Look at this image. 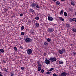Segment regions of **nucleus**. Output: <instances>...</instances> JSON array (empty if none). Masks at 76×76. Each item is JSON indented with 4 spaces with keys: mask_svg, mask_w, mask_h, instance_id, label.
Wrapping results in <instances>:
<instances>
[{
    "mask_svg": "<svg viewBox=\"0 0 76 76\" xmlns=\"http://www.w3.org/2000/svg\"><path fill=\"white\" fill-rule=\"evenodd\" d=\"M58 52L59 54H63V53H65L66 50L62 48L61 50H59L58 51Z\"/></svg>",
    "mask_w": 76,
    "mask_h": 76,
    "instance_id": "1",
    "label": "nucleus"
},
{
    "mask_svg": "<svg viewBox=\"0 0 76 76\" xmlns=\"http://www.w3.org/2000/svg\"><path fill=\"white\" fill-rule=\"evenodd\" d=\"M49 60L51 61V62H54V61H56L57 60V59L55 57L50 58Z\"/></svg>",
    "mask_w": 76,
    "mask_h": 76,
    "instance_id": "2",
    "label": "nucleus"
},
{
    "mask_svg": "<svg viewBox=\"0 0 76 76\" xmlns=\"http://www.w3.org/2000/svg\"><path fill=\"white\" fill-rule=\"evenodd\" d=\"M27 53L28 55H30L32 53V50L31 49H29L27 51Z\"/></svg>",
    "mask_w": 76,
    "mask_h": 76,
    "instance_id": "3",
    "label": "nucleus"
},
{
    "mask_svg": "<svg viewBox=\"0 0 76 76\" xmlns=\"http://www.w3.org/2000/svg\"><path fill=\"white\" fill-rule=\"evenodd\" d=\"M48 32L49 33H51V32H53L54 31V29L52 28H49L48 30Z\"/></svg>",
    "mask_w": 76,
    "mask_h": 76,
    "instance_id": "4",
    "label": "nucleus"
},
{
    "mask_svg": "<svg viewBox=\"0 0 76 76\" xmlns=\"http://www.w3.org/2000/svg\"><path fill=\"white\" fill-rule=\"evenodd\" d=\"M45 63H46V64L48 65L49 64H50V61L49 60L47 59H46L45 61Z\"/></svg>",
    "mask_w": 76,
    "mask_h": 76,
    "instance_id": "5",
    "label": "nucleus"
},
{
    "mask_svg": "<svg viewBox=\"0 0 76 76\" xmlns=\"http://www.w3.org/2000/svg\"><path fill=\"white\" fill-rule=\"evenodd\" d=\"M26 42H32V39L29 38V37L26 40H25Z\"/></svg>",
    "mask_w": 76,
    "mask_h": 76,
    "instance_id": "6",
    "label": "nucleus"
},
{
    "mask_svg": "<svg viewBox=\"0 0 76 76\" xmlns=\"http://www.w3.org/2000/svg\"><path fill=\"white\" fill-rule=\"evenodd\" d=\"M36 6L37 4L34 3H32L31 5V6L34 8H35V7H36Z\"/></svg>",
    "mask_w": 76,
    "mask_h": 76,
    "instance_id": "7",
    "label": "nucleus"
},
{
    "mask_svg": "<svg viewBox=\"0 0 76 76\" xmlns=\"http://www.w3.org/2000/svg\"><path fill=\"white\" fill-rule=\"evenodd\" d=\"M48 20L50 21H53L54 20V18H53L51 17L50 16H49L48 17Z\"/></svg>",
    "mask_w": 76,
    "mask_h": 76,
    "instance_id": "8",
    "label": "nucleus"
},
{
    "mask_svg": "<svg viewBox=\"0 0 76 76\" xmlns=\"http://www.w3.org/2000/svg\"><path fill=\"white\" fill-rule=\"evenodd\" d=\"M67 75V73L65 72H63L61 74V76H66Z\"/></svg>",
    "mask_w": 76,
    "mask_h": 76,
    "instance_id": "9",
    "label": "nucleus"
},
{
    "mask_svg": "<svg viewBox=\"0 0 76 76\" xmlns=\"http://www.w3.org/2000/svg\"><path fill=\"white\" fill-rule=\"evenodd\" d=\"M28 36H25L24 37V39L25 41L28 38Z\"/></svg>",
    "mask_w": 76,
    "mask_h": 76,
    "instance_id": "10",
    "label": "nucleus"
},
{
    "mask_svg": "<svg viewBox=\"0 0 76 76\" xmlns=\"http://www.w3.org/2000/svg\"><path fill=\"white\" fill-rule=\"evenodd\" d=\"M56 5H57V6H58V5L60 4V2L57 1L56 2Z\"/></svg>",
    "mask_w": 76,
    "mask_h": 76,
    "instance_id": "11",
    "label": "nucleus"
},
{
    "mask_svg": "<svg viewBox=\"0 0 76 76\" xmlns=\"http://www.w3.org/2000/svg\"><path fill=\"white\" fill-rule=\"evenodd\" d=\"M63 61H59V64H63Z\"/></svg>",
    "mask_w": 76,
    "mask_h": 76,
    "instance_id": "12",
    "label": "nucleus"
},
{
    "mask_svg": "<svg viewBox=\"0 0 76 76\" xmlns=\"http://www.w3.org/2000/svg\"><path fill=\"white\" fill-rule=\"evenodd\" d=\"M64 15L65 16H67V14L66 12H64Z\"/></svg>",
    "mask_w": 76,
    "mask_h": 76,
    "instance_id": "13",
    "label": "nucleus"
},
{
    "mask_svg": "<svg viewBox=\"0 0 76 76\" xmlns=\"http://www.w3.org/2000/svg\"><path fill=\"white\" fill-rule=\"evenodd\" d=\"M72 31L73 32H76V29L75 28H73L72 29Z\"/></svg>",
    "mask_w": 76,
    "mask_h": 76,
    "instance_id": "14",
    "label": "nucleus"
},
{
    "mask_svg": "<svg viewBox=\"0 0 76 76\" xmlns=\"http://www.w3.org/2000/svg\"><path fill=\"white\" fill-rule=\"evenodd\" d=\"M59 19H60V20H61L62 21H64V19H63V18L61 17H60L59 18Z\"/></svg>",
    "mask_w": 76,
    "mask_h": 76,
    "instance_id": "15",
    "label": "nucleus"
},
{
    "mask_svg": "<svg viewBox=\"0 0 76 76\" xmlns=\"http://www.w3.org/2000/svg\"><path fill=\"white\" fill-rule=\"evenodd\" d=\"M30 10L31 12H33L34 13V12H35L34 11V10H33L32 9H30Z\"/></svg>",
    "mask_w": 76,
    "mask_h": 76,
    "instance_id": "16",
    "label": "nucleus"
},
{
    "mask_svg": "<svg viewBox=\"0 0 76 76\" xmlns=\"http://www.w3.org/2000/svg\"><path fill=\"white\" fill-rule=\"evenodd\" d=\"M71 4L73 6H75V2L73 1H72L71 2Z\"/></svg>",
    "mask_w": 76,
    "mask_h": 76,
    "instance_id": "17",
    "label": "nucleus"
},
{
    "mask_svg": "<svg viewBox=\"0 0 76 76\" xmlns=\"http://www.w3.org/2000/svg\"><path fill=\"white\" fill-rule=\"evenodd\" d=\"M35 19H36V20H39V17H35Z\"/></svg>",
    "mask_w": 76,
    "mask_h": 76,
    "instance_id": "18",
    "label": "nucleus"
},
{
    "mask_svg": "<svg viewBox=\"0 0 76 76\" xmlns=\"http://www.w3.org/2000/svg\"><path fill=\"white\" fill-rule=\"evenodd\" d=\"M45 45H48V43L47 42H45L44 43V44Z\"/></svg>",
    "mask_w": 76,
    "mask_h": 76,
    "instance_id": "19",
    "label": "nucleus"
},
{
    "mask_svg": "<svg viewBox=\"0 0 76 76\" xmlns=\"http://www.w3.org/2000/svg\"><path fill=\"white\" fill-rule=\"evenodd\" d=\"M72 54L73 56H76V52H72Z\"/></svg>",
    "mask_w": 76,
    "mask_h": 76,
    "instance_id": "20",
    "label": "nucleus"
},
{
    "mask_svg": "<svg viewBox=\"0 0 76 76\" xmlns=\"http://www.w3.org/2000/svg\"><path fill=\"white\" fill-rule=\"evenodd\" d=\"M50 72V71H49V70H48V72H46V75H48V74L50 75V74L51 73V72Z\"/></svg>",
    "mask_w": 76,
    "mask_h": 76,
    "instance_id": "21",
    "label": "nucleus"
},
{
    "mask_svg": "<svg viewBox=\"0 0 76 76\" xmlns=\"http://www.w3.org/2000/svg\"><path fill=\"white\" fill-rule=\"evenodd\" d=\"M47 41H48V42H50V41H51V39H50L48 38L47 39Z\"/></svg>",
    "mask_w": 76,
    "mask_h": 76,
    "instance_id": "22",
    "label": "nucleus"
},
{
    "mask_svg": "<svg viewBox=\"0 0 76 76\" xmlns=\"http://www.w3.org/2000/svg\"><path fill=\"white\" fill-rule=\"evenodd\" d=\"M0 51H1V53H4V50L2 49H0Z\"/></svg>",
    "mask_w": 76,
    "mask_h": 76,
    "instance_id": "23",
    "label": "nucleus"
},
{
    "mask_svg": "<svg viewBox=\"0 0 76 76\" xmlns=\"http://www.w3.org/2000/svg\"><path fill=\"white\" fill-rule=\"evenodd\" d=\"M63 11L61 10V11L60 12V15H61L63 14Z\"/></svg>",
    "mask_w": 76,
    "mask_h": 76,
    "instance_id": "24",
    "label": "nucleus"
},
{
    "mask_svg": "<svg viewBox=\"0 0 76 76\" xmlns=\"http://www.w3.org/2000/svg\"><path fill=\"white\" fill-rule=\"evenodd\" d=\"M20 28L21 30H23L24 29V28H25V27H24V26H22Z\"/></svg>",
    "mask_w": 76,
    "mask_h": 76,
    "instance_id": "25",
    "label": "nucleus"
},
{
    "mask_svg": "<svg viewBox=\"0 0 76 76\" xmlns=\"http://www.w3.org/2000/svg\"><path fill=\"white\" fill-rule=\"evenodd\" d=\"M14 50H15V51H18V49H17V48H16V47H14Z\"/></svg>",
    "mask_w": 76,
    "mask_h": 76,
    "instance_id": "26",
    "label": "nucleus"
},
{
    "mask_svg": "<svg viewBox=\"0 0 76 76\" xmlns=\"http://www.w3.org/2000/svg\"><path fill=\"white\" fill-rule=\"evenodd\" d=\"M38 67L41 68V67H42V65L41 64H39L38 65Z\"/></svg>",
    "mask_w": 76,
    "mask_h": 76,
    "instance_id": "27",
    "label": "nucleus"
},
{
    "mask_svg": "<svg viewBox=\"0 0 76 76\" xmlns=\"http://www.w3.org/2000/svg\"><path fill=\"white\" fill-rule=\"evenodd\" d=\"M36 26L37 27H38L39 26V23H36Z\"/></svg>",
    "mask_w": 76,
    "mask_h": 76,
    "instance_id": "28",
    "label": "nucleus"
},
{
    "mask_svg": "<svg viewBox=\"0 0 76 76\" xmlns=\"http://www.w3.org/2000/svg\"><path fill=\"white\" fill-rule=\"evenodd\" d=\"M21 35H24V34H25V32H22L21 33Z\"/></svg>",
    "mask_w": 76,
    "mask_h": 76,
    "instance_id": "29",
    "label": "nucleus"
},
{
    "mask_svg": "<svg viewBox=\"0 0 76 76\" xmlns=\"http://www.w3.org/2000/svg\"><path fill=\"white\" fill-rule=\"evenodd\" d=\"M37 8H39L40 7L38 4H36V6Z\"/></svg>",
    "mask_w": 76,
    "mask_h": 76,
    "instance_id": "30",
    "label": "nucleus"
},
{
    "mask_svg": "<svg viewBox=\"0 0 76 76\" xmlns=\"http://www.w3.org/2000/svg\"><path fill=\"white\" fill-rule=\"evenodd\" d=\"M66 27L67 28H69V27H70V25L69 24H66Z\"/></svg>",
    "mask_w": 76,
    "mask_h": 76,
    "instance_id": "31",
    "label": "nucleus"
},
{
    "mask_svg": "<svg viewBox=\"0 0 76 76\" xmlns=\"http://www.w3.org/2000/svg\"><path fill=\"white\" fill-rule=\"evenodd\" d=\"M54 70V68H52L51 69H50L49 70V71H53Z\"/></svg>",
    "mask_w": 76,
    "mask_h": 76,
    "instance_id": "32",
    "label": "nucleus"
},
{
    "mask_svg": "<svg viewBox=\"0 0 76 76\" xmlns=\"http://www.w3.org/2000/svg\"><path fill=\"white\" fill-rule=\"evenodd\" d=\"M37 69L38 71H40L41 70V68L38 67Z\"/></svg>",
    "mask_w": 76,
    "mask_h": 76,
    "instance_id": "33",
    "label": "nucleus"
},
{
    "mask_svg": "<svg viewBox=\"0 0 76 76\" xmlns=\"http://www.w3.org/2000/svg\"><path fill=\"white\" fill-rule=\"evenodd\" d=\"M41 73H43L44 72V69H41Z\"/></svg>",
    "mask_w": 76,
    "mask_h": 76,
    "instance_id": "34",
    "label": "nucleus"
},
{
    "mask_svg": "<svg viewBox=\"0 0 76 76\" xmlns=\"http://www.w3.org/2000/svg\"><path fill=\"white\" fill-rule=\"evenodd\" d=\"M3 10L4 11H7V8H5L3 9Z\"/></svg>",
    "mask_w": 76,
    "mask_h": 76,
    "instance_id": "35",
    "label": "nucleus"
},
{
    "mask_svg": "<svg viewBox=\"0 0 76 76\" xmlns=\"http://www.w3.org/2000/svg\"><path fill=\"white\" fill-rule=\"evenodd\" d=\"M4 72H7V69H6L4 68Z\"/></svg>",
    "mask_w": 76,
    "mask_h": 76,
    "instance_id": "36",
    "label": "nucleus"
},
{
    "mask_svg": "<svg viewBox=\"0 0 76 76\" xmlns=\"http://www.w3.org/2000/svg\"><path fill=\"white\" fill-rule=\"evenodd\" d=\"M69 11H71V12H72V11H73V9H69Z\"/></svg>",
    "mask_w": 76,
    "mask_h": 76,
    "instance_id": "37",
    "label": "nucleus"
},
{
    "mask_svg": "<svg viewBox=\"0 0 76 76\" xmlns=\"http://www.w3.org/2000/svg\"><path fill=\"white\" fill-rule=\"evenodd\" d=\"M21 70H24V67L23 66L21 68Z\"/></svg>",
    "mask_w": 76,
    "mask_h": 76,
    "instance_id": "38",
    "label": "nucleus"
},
{
    "mask_svg": "<svg viewBox=\"0 0 76 76\" xmlns=\"http://www.w3.org/2000/svg\"><path fill=\"white\" fill-rule=\"evenodd\" d=\"M53 76H57V75H56V74L55 73H54L53 74Z\"/></svg>",
    "mask_w": 76,
    "mask_h": 76,
    "instance_id": "39",
    "label": "nucleus"
},
{
    "mask_svg": "<svg viewBox=\"0 0 76 76\" xmlns=\"http://www.w3.org/2000/svg\"><path fill=\"white\" fill-rule=\"evenodd\" d=\"M20 16H23V14H20Z\"/></svg>",
    "mask_w": 76,
    "mask_h": 76,
    "instance_id": "40",
    "label": "nucleus"
},
{
    "mask_svg": "<svg viewBox=\"0 0 76 76\" xmlns=\"http://www.w3.org/2000/svg\"><path fill=\"white\" fill-rule=\"evenodd\" d=\"M20 48H21V49H23V47H22V46H20Z\"/></svg>",
    "mask_w": 76,
    "mask_h": 76,
    "instance_id": "41",
    "label": "nucleus"
},
{
    "mask_svg": "<svg viewBox=\"0 0 76 76\" xmlns=\"http://www.w3.org/2000/svg\"><path fill=\"white\" fill-rule=\"evenodd\" d=\"M53 1H56V0H52Z\"/></svg>",
    "mask_w": 76,
    "mask_h": 76,
    "instance_id": "42",
    "label": "nucleus"
},
{
    "mask_svg": "<svg viewBox=\"0 0 76 76\" xmlns=\"http://www.w3.org/2000/svg\"><path fill=\"white\" fill-rule=\"evenodd\" d=\"M61 1H64V0H61Z\"/></svg>",
    "mask_w": 76,
    "mask_h": 76,
    "instance_id": "43",
    "label": "nucleus"
},
{
    "mask_svg": "<svg viewBox=\"0 0 76 76\" xmlns=\"http://www.w3.org/2000/svg\"><path fill=\"white\" fill-rule=\"evenodd\" d=\"M11 76H13V75L12 74L11 75Z\"/></svg>",
    "mask_w": 76,
    "mask_h": 76,
    "instance_id": "44",
    "label": "nucleus"
},
{
    "mask_svg": "<svg viewBox=\"0 0 76 76\" xmlns=\"http://www.w3.org/2000/svg\"><path fill=\"white\" fill-rule=\"evenodd\" d=\"M4 0V1H5V0Z\"/></svg>",
    "mask_w": 76,
    "mask_h": 76,
    "instance_id": "45",
    "label": "nucleus"
},
{
    "mask_svg": "<svg viewBox=\"0 0 76 76\" xmlns=\"http://www.w3.org/2000/svg\"><path fill=\"white\" fill-rule=\"evenodd\" d=\"M39 63H40V62H39Z\"/></svg>",
    "mask_w": 76,
    "mask_h": 76,
    "instance_id": "46",
    "label": "nucleus"
}]
</instances>
